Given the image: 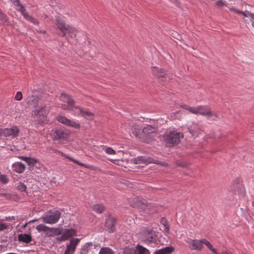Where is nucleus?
Listing matches in <instances>:
<instances>
[{
    "instance_id": "f257e3e1",
    "label": "nucleus",
    "mask_w": 254,
    "mask_h": 254,
    "mask_svg": "<svg viewBox=\"0 0 254 254\" xmlns=\"http://www.w3.org/2000/svg\"><path fill=\"white\" fill-rule=\"evenodd\" d=\"M57 28L60 31V35L64 37L66 34L71 38H75L78 33V30L71 26L66 24L63 18L60 16L56 17Z\"/></svg>"
},
{
    "instance_id": "f03ea898",
    "label": "nucleus",
    "mask_w": 254,
    "mask_h": 254,
    "mask_svg": "<svg viewBox=\"0 0 254 254\" xmlns=\"http://www.w3.org/2000/svg\"><path fill=\"white\" fill-rule=\"evenodd\" d=\"M185 242L188 244V247L190 250L200 251L203 247V245H205L214 254H218L216 250L213 248L212 245L205 239L196 240L187 238L185 240Z\"/></svg>"
},
{
    "instance_id": "7ed1b4c3",
    "label": "nucleus",
    "mask_w": 254,
    "mask_h": 254,
    "mask_svg": "<svg viewBox=\"0 0 254 254\" xmlns=\"http://www.w3.org/2000/svg\"><path fill=\"white\" fill-rule=\"evenodd\" d=\"M60 98L61 101L67 104V105L65 104L62 105V108L63 110H71L75 115L82 116L84 110L78 106H74V102L69 95L63 93L61 94Z\"/></svg>"
},
{
    "instance_id": "20e7f679",
    "label": "nucleus",
    "mask_w": 254,
    "mask_h": 254,
    "mask_svg": "<svg viewBox=\"0 0 254 254\" xmlns=\"http://www.w3.org/2000/svg\"><path fill=\"white\" fill-rule=\"evenodd\" d=\"M181 107L194 114H200L208 118H210L212 116H217L216 115L212 112L209 109L204 106H198L196 107H193L187 105H184L181 106Z\"/></svg>"
},
{
    "instance_id": "39448f33",
    "label": "nucleus",
    "mask_w": 254,
    "mask_h": 254,
    "mask_svg": "<svg viewBox=\"0 0 254 254\" xmlns=\"http://www.w3.org/2000/svg\"><path fill=\"white\" fill-rule=\"evenodd\" d=\"M156 129L154 127L150 125H147L142 129V134L140 135L136 131H134L133 133L143 141L148 143L153 139L154 135L156 133Z\"/></svg>"
},
{
    "instance_id": "423d86ee",
    "label": "nucleus",
    "mask_w": 254,
    "mask_h": 254,
    "mask_svg": "<svg viewBox=\"0 0 254 254\" xmlns=\"http://www.w3.org/2000/svg\"><path fill=\"white\" fill-rule=\"evenodd\" d=\"M61 213L58 210L50 211L44 214L41 219L43 222L49 224L56 223L61 218Z\"/></svg>"
},
{
    "instance_id": "0eeeda50",
    "label": "nucleus",
    "mask_w": 254,
    "mask_h": 254,
    "mask_svg": "<svg viewBox=\"0 0 254 254\" xmlns=\"http://www.w3.org/2000/svg\"><path fill=\"white\" fill-rule=\"evenodd\" d=\"M183 137L184 134L182 132L173 131L166 133L164 138L167 144L173 145L179 143L181 138Z\"/></svg>"
},
{
    "instance_id": "6e6552de",
    "label": "nucleus",
    "mask_w": 254,
    "mask_h": 254,
    "mask_svg": "<svg viewBox=\"0 0 254 254\" xmlns=\"http://www.w3.org/2000/svg\"><path fill=\"white\" fill-rule=\"evenodd\" d=\"M128 202L132 207L141 208L144 210H149L152 206L151 204L147 203L146 199L140 197L129 198Z\"/></svg>"
},
{
    "instance_id": "1a4fd4ad",
    "label": "nucleus",
    "mask_w": 254,
    "mask_h": 254,
    "mask_svg": "<svg viewBox=\"0 0 254 254\" xmlns=\"http://www.w3.org/2000/svg\"><path fill=\"white\" fill-rule=\"evenodd\" d=\"M19 132L18 128L16 126H13L10 128H0V137H16Z\"/></svg>"
},
{
    "instance_id": "9d476101",
    "label": "nucleus",
    "mask_w": 254,
    "mask_h": 254,
    "mask_svg": "<svg viewBox=\"0 0 254 254\" xmlns=\"http://www.w3.org/2000/svg\"><path fill=\"white\" fill-rule=\"evenodd\" d=\"M70 131L65 128H60L55 131L53 134V139L55 140H67L70 136Z\"/></svg>"
},
{
    "instance_id": "9b49d317",
    "label": "nucleus",
    "mask_w": 254,
    "mask_h": 254,
    "mask_svg": "<svg viewBox=\"0 0 254 254\" xmlns=\"http://www.w3.org/2000/svg\"><path fill=\"white\" fill-rule=\"evenodd\" d=\"M15 5L17 6V10L20 11L23 16V17L28 21H30L34 24L38 25L39 24V22L34 18L30 16L27 12L26 11V9L23 7L22 5H21L18 0H16L15 1Z\"/></svg>"
},
{
    "instance_id": "f8f14e48",
    "label": "nucleus",
    "mask_w": 254,
    "mask_h": 254,
    "mask_svg": "<svg viewBox=\"0 0 254 254\" xmlns=\"http://www.w3.org/2000/svg\"><path fill=\"white\" fill-rule=\"evenodd\" d=\"M57 119L60 123L65 126L70 127L75 129H79L80 127V125L77 122L69 120L65 117L59 116L57 117Z\"/></svg>"
},
{
    "instance_id": "ddd939ff",
    "label": "nucleus",
    "mask_w": 254,
    "mask_h": 254,
    "mask_svg": "<svg viewBox=\"0 0 254 254\" xmlns=\"http://www.w3.org/2000/svg\"><path fill=\"white\" fill-rule=\"evenodd\" d=\"M77 231L74 229H67L63 231L62 235L56 238L59 242L65 241L73 236H76Z\"/></svg>"
},
{
    "instance_id": "4468645a",
    "label": "nucleus",
    "mask_w": 254,
    "mask_h": 254,
    "mask_svg": "<svg viewBox=\"0 0 254 254\" xmlns=\"http://www.w3.org/2000/svg\"><path fill=\"white\" fill-rule=\"evenodd\" d=\"M80 240L78 238H71L69 244L66 245L64 254H73Z\"/></svg>"
},
{
    "instance_id": "2eb2a0df",
    "label": "nucleus",
    "mask_w": 254,
    "mask_h": 254,
    "mask_svg": "<svg viewBox=\"0 0 254 254\" xmlns=\"http://www.w3.org/2000/svg\"><path fill=\"white\" fill-rule=\"evenodd\" d=\"M188 131L194 137H197L203 132L202 127L196 123H192L188 127Z\"/></svg>"
},
{
    "instance_id": "dca6fc26",
    "label": "nucleus",
    "mask_w": 254,
    "mask_h": 254,
    "mask_svg": "<svg viewBox=\"0 0 254 254\" xmlns=\"http://www.w3.org/2000/svg\"><path fill=\"white\" fill-rule=\"evenodd\" d=\"M54 152L55 153H56L60 154L62 156L69 159V160H70L72 162H73V163H75V164H76L77 165H79L81 166H84L85 168H88V169H92V170H94V167L93 166L88 165H85V164H84L83 163H81L79 162L78 161L73 159L72 158H71L70 156H68L67 155L64 153L63 152H61L60 150L55 149L54 150Z\"/></svg>"
},
{
    "instance_id": "f3484780",
    "label": "nucleus",
    "mask_w": 254,
    "mask_h": 254,
    "mask_svg": "<svg viewBox=\"0 0 254 254\" xmlns=\"http://www.w3.org/2000/svg\"><path fill=\"white\" fill-rule=\"evenodd\" d=\"M143 236L142 239L144 241L151 242L155 236L154 232L150 229H144L142 232Z\"/></svg>"
},
{
    "instance_id": "a211bd4d",
    "label": "nucleus",
    "mask_w": 254,
    "mask_h": 254,
    "mask_svg": "<svg viewBox=\"0 0 254 254\" xmlns=\"http://www.w3.org/2000/svg\"><path fill=\"white\" fill-rule=\"evenodd\" d=\"M25 168V165L20 162H15L12 165V170L18 174L23 173Z\"/></svg>"
},
{
    "instance_id": "6ab92c4d",
    "label": "nucleus",
    "mask_w": 254,
    "mask_h": 254,
    "mask_svg": "<svg viewBox=\"0 0 254 254\" xmlns=\"http://www.w3.org/2000/svg\"><path fill=\"white\" fill-rule=\"evenodd\" d=\"M115 223V219L113 217H109L106 219L105 225L109 232L112 233L114 232Z\"/></svg>"
},
{
    "instance_id": "aec40b11",
    "label": "nucleus",
    "mask_w": 254,
    "mask_h": 254,
    "mask_svg": "<svg viewBox=\"0 0 254 254\" xmlns=\"http://www.w3.org/2000/svg\"><path fill=\"white\" fill-rule=\"evenodd\" d=\"M18 158L25 161L30 166H33L39 163L38 160L34 158L27 157L22 156H18Z\"/></svg>"
},
{
    "instance_id": "412c9836",
    "label": "nucleus",
    "mask_w": 254,
    "mask_h": 254,
    "mask_svg": "<svg viewBox=\"0 0 254 254\" xmlns=\"http://www.w3.org/2000/svg\"><path fill=\"white\" fill-rule=\"evenodd\" d=\"M152 72L155 75L158 77H165L166 73L162 69L158 67H153L152 69Z\"/></svg>"
},
{
    "instance_id": "4be33fe9",
    "label": "nucleus",
    "mask_w": 254,
    "mask_h": 254,
    "mask_svg": "<svg viewBox=\"0 0 254 254\" xmlns=\"http://www.w3.org/2000/svg\"><path fill=\"white\" fill-rule=\"evenodd\" d=\"M18 239L20 242L28 244L32 241L31 235L26 234H21L18 236Z\"/></svg>"
},
{
    "instance_id": "5701e85b",
    "label": "nucleus",
    "mask_w": 254,
    "mask_h": 254,
    "mask_svg": "<svg viewBox=\"0 0 254 254\" xmlns=\"http://www.w3.org/2000/svg\"><path fill=\"white\" fill-rule=\"evenodd\" d=\"M173 247H166L156 252L155 254H170L174 251Z\"/></svg>"
},
{
    "instance_id": "b1692460",
    "label": "nucleus",
    "mask_w": 254,
    "mask_h": 254,
    "mask_svg": "<svg viewBox=\"0 0 254 254\" xmlns=\"http://www.w3.org/2000/svg\"><path fill=\"white\" fill-rule=\"evenodd\" d=\"M134 162L135 164H141V163H149L151 161L147 158L143 156L138 157L134 160Z\"/></svg>"
},
{
    "instance_id": "393cba45",
    "label": "nucleus",
    "mask_w": 254,
    "mask_h": 254,
    "mask_svg": "<svg viewBox=\"0 0 254 254\" xmlns=\"http://www.w3.org/2000/svg\"><path fill=\"white\" fill-rule=\"evenodd\" d=\"M49 109L46 107L41 108L39 110H36L34 113L36 115L39 116H45L48 114L49 112Z\"/></svg>"
},
{
    "instance_id": "a878e982",
    "label": "nucleus",
    "mask_w": 254,
    "mask_h": 254,
    "mask_svg": "<svg viewBox=\"0 0 254 254\" xmlns=\"http://www.w3.org/2000/svg\"><path fill=\"white\" fill-rule=\"evenodd\" d=\"M134 254H150L149 251L146 248L138 246L134 252Z\"/></svg>"
},
{
    "instance_id": "bb28decb",
    "label": "nucleus",
    "mask_w": 254,
    "mask_h": 254,
    "mask_svg": "<svg viewBox=\"0 0 254 254\" xmlns=\"http://www.w3.org/2000/svg\"><path fill=\"white\" fill-rule=\"evenodd\" d=\"M82 117L85 118L87 120H92L94 118V114L90 112L84 110L82 114Z\"/></svg>"
},
{
    "instance_id": "cd10ccee",
    "label": "nucleus",
    "mask_w": 254,
    "mask_h": 254,
    "mask_svg": "<svg viewBox=\"0 0 254 254\" xmlns=\"http://www.w3.org/2000/svg\"><path fill=\"white\" fill-rule=\"evenodd\" d=\"M99 254H115V253L110 248L103 247L100 250Z\"/></svg>"
},
{
    "instance_id": "c85d7f7f",
    "label": "nucleus",
    "mask_w": 254,
    "mask_h": 254,
    "mask_svg": "<svg viewBox=\"0 0 254 254\" xmlns=\"http://www.w3.org/2000/svg\"><path fill=\"white\" fill-rule=\"evenodd\" d=\"M93 210L98 213H101L104 210V207L101 204H95L93 206Z\"/></svg>"
},
{
    "instance_id": "c756f323",
    "label": "nucleus",
    "mask_w": 254,
    "mask_h": 254,
    "mask_svg": "<svg viewBox=\"0 0 254 254\" xmlns=\"http://www.w3.org/2000/svg\"><path fill=\"white\" fill-rule=\"evenodd\" d=\"M63 229L60 228H51L50 232L53 233V236L62 235Z\"/></svg>"
},
{
    "instance_id": "7c9ffc66",
    "label": "nucleus",
    "mask_w": 254,
    "mask_h": 254,
    "mask_svg": "<svg viewBox=\"0 0 254 254\" xmlns=\"http://www.w3.org/2000/svg\"><path fill=\"white\" fill-rule=\"evenodd\" d=\"M36 229L39 232H41V231L46 232L48 231H50L51 228H50L47 226H45L43 224H39L36 227Z\"/></svg>"
},
{
    "instance_id": "2f4dec72",
    "label": "nucleus",
    "mask_w": 254,
    "mask_h": 254,
    "mask_svg": "<svg viewBox=\"0 0 254 254\" xmlns=\"http://www.w3.org/2000/svg\"><path fill=\"white\" fill-rule=\"evenodd\" d=\"M17 188L21 191H25L26 190L27 187L23 183L19 182L17 184Z\"/></svg>"
},
{
    "instance_id": "473e14b6",
    "label": "nucleus",
    "mask_w": 254,
    "mask_h": 254,
    "mask_svg": "<svg viewBox=\"0 0 254 254\" xmlns=\"http://www.w3.org/2000/svg\"><path fill=\"white\" fill-rule=\"evenodd\" d=\"M9 181V179L7 177V176L5 175H1L0 176V182L3 184H7Z\"/></svg>"
},
{
    "instance_id": "72a5a7b5",
    "label": "nucleus",
    "mask_w": 254,
    "mask_h": 254,
    "mask_svg": "<svg viewBox=\"0 0 254 254\" xmlns=\"http://www.w3.org/2000/svg\"><path fill=\"white\" fill-rule=\"evenodd\" d=\"M105 152L106 153L110 155H114L116 153V151L111 147H107L105 150Z\"/></svg>"
},
{
    "instance_id": "f704fd0d",
    "label": "nucleus",
    "mask_w": 254,
    "mask_h": 254,
    "mask_svg": "<svg viewBox=\"0 0 254 254\" xmlns=\"http://www.w3.org/2000/svg\"><path fill=\"white\" fill-rule=\"evenodd\" d=\"M216 5L219 7L226 5V2L223 0H219L216 2Z\"/></svg>"
},
{
    "instance_id": "c9c22d12",
    "label": "nucleus",
    "mask_w": 254,
    "mask_h": 254,
    "mask_svg": "<svg viewBox=\"0 0 254 254\" xmlns=\"http://www.w3.org/2000/svg\"><path fill=\"white\" fill-rule=\"evenodd\" d=\"M22 99V93L20 91L16 93L15 96V99L17 101H20Z\"/></svg>"
},
{
    "instance_id": "e433bc0d",
    "label": "nucleus",
    "mask_w": 254,
    "mask_h": 254,
    "mask_svg": "<svg viewBox=\"0 0 254 254\" xmlns=\"http://www.w3.org/2000/svg\"><path fill=\"white\" fill-rule=\"evenodd\" d=\"M7 225L6 223L0 222V231H2L7 229Z\"/></svg>"
},
{
    "instance_id": "4c0bfd02",
    "label": "nucleus",
    "mask_w": 254,
    "mask_h": 254,
    "mask_svg": "<svg viewBox=\"0 0 254 254\" xmlns=\"http://www.w3.org/2000/svg\"><path fill=\"white\" fill-rule=\"evenodd\" d=\"M230 10L234 12L235 13H238V14L240 13V12H241L240 11L237 9L236 8H235L234 7H230Z\"/></svg>"
},
{
    "instance_id": "58836bf2",
    "label": "nucleus",
    "mask_w": 254,
    "mask_h": 254,
    "mask_svg": "<svg viewBox=\"0 0 254 254\" xmlns=\"http://www.w3.org/2000/svg\"><path fill=\"white\" fill-rule=\"evenodd\" d=\"M36 221H37V220H31V221H29L28 222L26 223L25 224H24L23 225L22 228H23V229L25 228L29 223H31L35 222Z\"/></svg>"
},
{
    "instance_id": "ea45409f",
    "label": "nucleus",
    "mask_w": 254,
    "mask_h": 254,
    "mask_svg": "<svg viewBox=\"0 0 254 254\" xmlns=\"http://www.w3.org/2000/svg\"><path fill=\"white\" fill-rule=\"evenodd\" d=\"M164 226H165V230H166V231H167V232L169 231V225H168V224H165Z\"/></svg>"
},
{
    "instance_id": "a19ab883",
    "label": "nucleus",
    "mask_w": 254,
    "mask_h": 254,
    "mask_svg": "<svg viewBox=\"0 0 254 254\" xmlns=\"http://www.w3.org/2000/svg\"><path fill=\"white\" fill-rule=\"evenodd\" d=\"M240 13L242 14L245 17H248L249 16L248 14H247L245 12L241 11Z\"/></svg>"
},
{
    "instance_id": "79ce46f5",
    "label": "nucleus",
    "mask_w": 254,
    "mask_h": 254,
    "mask_svg": "<svg viewBox=\"0 0 254 254\" xmlns=\"http://www.w3.org/2000/svg\"><path fill=\"white\" fill-rule=\"evenodd\" d=\"M222 254H231L227 251H223L222 252Z\"/></svg>"
},
{
    "instance_id": "37998d69",
    "label": "nucleus",
    "mask_w": 254,
    "mask_h": 254,
    "mask_svg": "<svg viewBox=\"0 0 254 254\" xmlns=\"http://www.w3.org/2000/svg\"><path fill=\"white\" fill-rule=\"evenodd\" d=\"M161 165L163 166H166V165H167V164L165 163H164L161 164Z\"/></svg>"
},
{
    "instance_id": "c03bdc74",
    "label": "nucleus",
    "mask_w": 254,
    "mask_h": 254,
    "mask_svg": "<svg viewBox=\"0 0 254 254\" xmlns=\"http://www.w3.org/2000/svg\"><path fill=\"white\" fill-rule=\"evenodd\" d=\"M41 33H44V34H45L46 33V31H40Z\"/></svg>"
}]
</instances>
